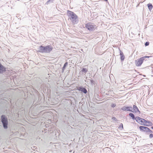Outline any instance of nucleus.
<instances>
[{"instance_id": "f257e3e1", "label": "nucleus", "mask_w": 153, "mask_h": 153, "mask_svg": "<svg viewBox=\"0 0 153 153\" xmlns=\"http://www.w3.org/2000/svg\"><path fill=\"white\" fill-rule=\"evenodd\" d=\"M52 49V47L50 45L41 46L39 48V52L42 53H50Z\"/></svg>"}, {"instance_id": "f03ea898", "label": "nucleus", "mask_w": 153, "mask_h": 153, "mask_svg": "<svg viewBox=\"0 0 153 153\" xmlns=\"http://www.w3.org/2000/svg\"><path fill=\"white\" fill-rule=\"evenodd\" d=\"M67 15L69 16V18L73 23H75L76 22L77 20V16L75 13L72 12L68 11Z\"/></svg>"}, {"instance_id": "7ed1b4c3", "label": "nucleus", "mask_w": 153, "mask_h": 153, "mask_svg": "<svg viewBox=\"0 0 153 153\" xmlns=\"http://www.w3.org/2000/svg\"><path fill=\"white\" fill-rule=\"evenodd\" d=\"M1 122L3 124L4 128L6 129L8 128V119L6 116L4 115H2L1 117Z\"/></svg>"}, {"instance_id": "20e7f679", "label": "nucleus", "mask_w": 153, "mask_h": 153, "mask_svg": "<svg viewBox=\"0 0 153 153\" xmlns=\"http://www.w3.org/2000/svg\"><path fill=\"white\" fill-rule=\"evenodd\" d=\"M135 120L138 123L143 126L144 125L145 122H146V120H145L139 117H135Z\"/></svg>"}, {"instance_id": "39448f33", "label": "nucleus", "mask_w": 153, "mask_h": 153, "mask_svg": "<svg viewBox=\"0 0 153 153\" xmlns=\"http://www.w3.org/2000/svg\"><path fill=\"white\" fill-rule=\"evenodd\" d=\"M139 128L141 131L150 133H152V131L150 130L149 128L147 127L140 126L139 127Z\"/></svg>"}, {"instance_id": "423d86ee", "label": "nucleus", "mask_w": 153, "mask_h": 153, "mask_svg": "<svg viewBox=\"0 0 153 153\" xmlns=\"http://www.w3.org/2000/svg\"><path fill=\"white\" fill-rule=\"evenodd\" d=\"M95 26L91 23L87 24V29L90 31H93L95 30Z\"/></svg>"}, {"instance_id": "0eeeda50", "label": "nucleus", "mask_w": 153, "mask_h": 153, "mask_svg": "<svg viewBox=\"0 0 153 153\" xmlns=\"http://www.w3.org/2000/svg\"><path fill=\"white\" fill-rule=\"evenodd\" d=\"M144 60L143 58H142V57L137 59L136 62V66H138L141 65L143 63Z\"/></svg>"}, {"instance_id": "6e6552de", "label": "nucleus", "mask_w": 153, "mask_h": 153, "mask_svg": "<svg viewBox=\"0 0 153 153\" xmlns=\"http://www.w3.org/2000/svg\"><path fill=\"white\" fill-rule=\"evenodd\" d=\"M121 109L124 111H132V107L124 106L121 108Z\"/></svg>"}, {"instance_id": "1a4fd4ad", "label": "nucleus", "mask_w": 153, "mask_h": 153, "mask_svg": "<svg viewBox=\"0 0 153 153\" xmlns=\"http://www.w3.org/2000/svg\"><path fill=\"white\" fill-rule=\"evenodd\" d=\"M77 89L85 94H86V89L84 88H83L82 86H80L78 87Z\"/></svg>"}, {"instance_id": "9d476101", "label": "nucleus", "mask_w": 153, "mask_h": 153, "mask_svg": "<svg viewBox=\"0 0 153 153\" xmlns=\"http://www.w3.org/2000/svg\"><path fill=\"white\" fill-rule=\"evenodd\" d=\"M133 111L132 110V111H131L133 112H139V113L140 112L137 106L135 105H134L133 106Z\"/></svg>"}, {"instance_id": "9b49d317", "label": "nucleus", "mask_w": 153, "mask_h": 153, "mask_svg": "<svg viewBox=\"0 0 153 153\" xmlns=\"http://www.w3.org/2000/svg\"><path fill=\"white\" fill-rule=\"evenodd\" d=\"M5 71V68L0 63V73H2Z\"/></svg>"}, {"instance_id": "f8f14e48", "label": "nucleus", "mask_w": 153, "mask_h": 153, "mask_svg": "<svg viewBox=\"0 0 153 153\" xmlns=\"http://www.w3.org/2000/svg\"><path fill=\"white\" fill-rule=\"evenodd\" d=\"M152 125V123L151 122L146 120V122H145V123L144 126H151Z\"/></svg>"}, {"instance_id": "ddd939ff", "label": "nucleus", "mask_w": 153, "mask_h": 153, "mask_svg": "<svg viewBox=\"0 0 153 153\" xmlns=\"http://www.w3.org/2000/svg\"><path fill=\"white\" fill-rule=\"evenodd\" d=\"M120 59L121 60L123 61L125 57L123 53L121 51H120Z\"/></svg>"}, {"instance_id": "4468645a", "label": "nucleus", "mask_w": 153, "mask_h": 153, "mask_svg": "<svg viewBox=\"0 0 153 153\" xmlns=\"http://www.w3.org/2000/svg\"><path fill=\"white\" fill-rule=\"evenodd\" d=\"M149 9V10L151 11L153 7V6L152 4L149 3L147 5Z\"/></svg>"}, {"instance_id": "2eb2a0df", "label": "nucleus", "mask_w": 153, "mask_h": 153, "mask_svg": "<svg viewBox=\"0 0 153 153\" xmlns=\"http://www.w3.org/2000/svg\"><path fill=\"white\" fill-rule=\"evenodd\" d=\"M129 115L132 118V119H135V117L134 115L132 113H130L129 114Z\"/></svg>"}, {"instance_id": "dca6fc26", "label": "nucleus", "mask_w": 153, "mask_h": 153, "mask_svg": "<svg viewBox=\"0 0 153 153\" xmlns=\"http://www.w3.org/2000/svg\"><path fill=\"white\" fill-rule=\"evenodd\" d=\"M67 65H68V63L67 62L65 63V64H64V66H63V67H62V68L63 71H64L65 69V67H66V66Z\"/></svg>"}, {"instance_id": "f3484780", "label": "nucleus", "mask_w": 153, "mask_h": 153, "mask_svg": "<svg viewBox=\"0 0 153 153\" xmlns=\"http://www.w3.org/2000/svg\"><path fill=\"white\" fill-rule=\"evenodd\" d=\"M82 74H85L86 73V70L85 68H83L82 71Z\"/></svg>"}, {"instance_id": "a211bd4d", "label": "nucleus", "mask_w": 153, "mask_h": 153, "mask_svg": "<svg viewBox=\"0 0 153 153\" xmlns=\"http://www.w3.org/2000/svg\"><path fill=\"white\" fill-rule=\"evenodd\" d=\"M116 105L115 104H112L111 106L112 107L114 108V107Z\"/></svg>"}, {"instance_id": "6ab92c4d", "label": "nucleus", "mask_w": 153, "mask_h": 153, "mask_svg": "<svg viewBox=\"0 0 153 153\" xmlns=\"http://www.w3.org/2000/svg\"><path fill=\"white\" fill-rule=\"evenodd\" d=\"M142 58H143V59L144 60L146 58H149V56H143V57H142Z\"/></svg>"}, {"instance_id": "aec40b11", "label": "nucleus", "mask_w": 153, "mask_h": 153, "mask_svg": "<svg viewBox=\"0 0 153 153\" xmlns=\"http://www.w3.org/2000/svg\"><path fill=\"white\" fill-rule=\"evenodd\" d=\"M149 43L148 42H146L145 44V45L146 46L148 45H149Z\"/></svg>"}, {"instance_id": "412c9836", "label": "nucleus", "mask_w": 153, "mask_h": 153, "mask_svg": "<svg viewBox=\"0 0 153 153\" xmlns=\"http://www.w3.org/2000/svg\"><path fill=\"white\" fill-rule=\"evenodd\" d=\"M149 137L150 138H152L153 137V134H150L149 135Z\"/></svg>"}, {"instance_id": "4be33fe9", "label": "nucleus", "mask_w": 153, "mask_h": 153, "mask_svg": "<svg viewBox=\"0 0 153 153\" xmlns=\"http://www.w3.org/2000/svg\"><path fill=\"white\" fill-rule=\"evenodd\" d=\"M51 0H49L47 1V3H48L49 1H50Z\"/></svg>"}, {"instance_id": "5701e85b", "label": "nucleus", "mask_w": 153, "mask_h": 153, "mask_svg": "<svg viewBox=\"0 0 153 153\" xmlns=\"http://www.w3.org/2000/svg\"><path fill=\"white\" fill-rule=\"evenodd\" d=\"M151 128L153 129V126L151 127Z\"/></svg>"}, {"instance_id": "b1692460", "label": "nucleus", "mask_w": 153, "mask_h": 153, "mask_svg": "<svg viewBox=\"0 0 153 153\" xmlns=\"http://www.w3.org/2000/svg\"><path fill=\"white\" fill-rule=\"evenodd\" d=\"M104 0L105 1H108L107 0Z\"/></svg>"}, {"instance_id": "393cba45", "label": "nucleus", "mask_w": 153, "mask_h": 153, "mask_svg": "<svg viewBox=\"0 0 153 153\" xmlns=\"http://www.w3.org/2000/svg\"><path fill=\"white\" fill-rule=\"evenodd\" d=\"M120 125H121L122 126V128H123V124H121Z\"/></svg>"}, {"instance_id": "a878e982", "label": "nucleus", "mask_w": 153, "mask_h": 153, "mask_svg": "<svg viewBox=\"0 0 153 153\" xmlns=\"http://www.w3.org/2000/svg\"><path fill=\"white\" fill-rule=\"evenodd\" d=\"M85 27H86V25H85Z\"/></svg>"}]
</instances>
